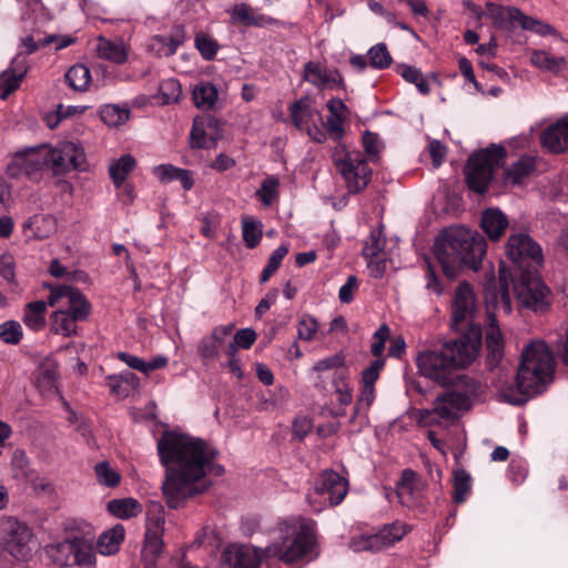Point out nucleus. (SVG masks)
<instances>
[{
	"mask_svg": "<svg viewBox=\"0 0 568 568\" xmlns=\"http://www.w3.org/2000/svg\"><path fill=\"white\" fill-rule=\"evenodd\" d=\"M479 347L480 339L478 332H475L474 336H460L439 348L426 349L417 355L416 365L420 375L443 387H453L435 402L434 413L438 417L448 419L467 412L483 393L484 387L463 373L477 357Z\"/></svg>",
	"mask_w": 568,
	"mask_h": 568,
	"instance_id": "obj_1",
	"label": "nucleus"
},
{
	"mask_svg": "<svg viewBox=\"0 0 568 568\" xmlns=\"http://www.w3.org/2000/svg\"><path fill=\"white\" fill-rule=\"evenodd\" d=\"M156 450L165 469L163 496L172 509L202 494L207 487L203 483L207 474L220 476L224 473V467L214 463L217 452L201 438L164 430L158 439Z\"/></svg>",
	"mask_w": 568,
	"mask_h": 568,
	"instance_id": "obj_2",
	"label": "nucleus"
},
{
	"mask_svg": "<svg viewBox=\"0 0 568 568\" xmlns=\"http://www.w3.org/2000/svg\"><path fill=\"white\" fill-rule=\"evenodd\" d=\"M316 536L313 527L305 521L284 523L280 527L278 540L264 549L236 545L225 552V561L231 568H260L264 559L277 558L291 565L304 558L313 559Z\"/></svg>",
	"mask_w": 568,
	"mask_h": 568,
	"instance_id": "obj_3",
	"label": "nucleus"
},
{
	"mask_svg": "<svg viewBox=\"0 0 568 568\" xmlns=\"http://www.w3.org/2000/svg\"><path fill=\"white\" fill-rule=\"evenodd\" d=\"M434 255L447 277H455L459 270H478L486 254V241L477 232L464 226H450L435 240Z\"/></svg>",
	"mask_w": 568,
	"mask_h": 568,
	"instance_id": "obj_4",
	"label": "nucleus"
},
{
	"mask_svg": "<svg viewBox=\"0 0 568 568\" xmlns=\"http://www.w3.org/2000/svg\"><path fill=\"white\" fill-rule=\"evenodd\" d=\"M554 369V356L547 344L541 341L530 343L521 355L516 387L503 388L501 397L513 405L524 404L529 396L542 393L552 382Z\"/></svg>",
	"mask_w": 568,
	"mask_h": 568,
	"instance_id": "obj_5",
	"label": "nucleus"
},
{
	"mask_svg": "<svg viewBox=\"0 0 568 568\" xmlns=\"http://www.w3.org/2000/svg\"><path fill=\"white\" fill-rule=\"evenodd\" d=\"M328 115L323 121L322 115L312 106L308 97H302L290 106V115L293 125L298 130H306L308 136L324 143L327 138L341 141L345 135L344 123L346 120V106L339 99L327 102Z\"/></svg>",
	"mask_w": 568,
	"mask_h": 568,
	"instance_id": "obj_6",
	"label": "nucleus"
},
{
	"mask_svg": "<svg viewBox=\"0 0 568 568\" xmlns=\"http://www.w3.org/2000/svg\"><path fill=\"white\" fill-rule=\"evenodd\" d=\"M95 534L91 524L84 520H70L64 527V538L49 545L45 552L52 562L60 567L94 568Z\"/></svg>",
	"mask_w": 568,
	"mask_h": 568,
	"instance_id": "obj_7",
	"label": "nucleus"
},
{
	"mask_svg": "<svg viewBox=\"0 0 568 568\" xmlns=\"http://www.w3.org/2000/svg\"><path fill=\"white\" fill-rule=\"evenodd\" d=\"M505 156V149L496 144L473 153L465 166V179L469 190L484 193L493 180L495 170L504 163Z\"/></svg>",
	"mask_w": 568,
	"mask_h": 568,
	"instance_id": "obj_8",
	"label": "nucleus"
},
{
	"mask_svg": "<svg viewBox=\"0 0 568 568\" xmlns=\"http://www.w3.org/2000/svg\"><path fill=\"white\" fill-rule=\"evenodd\" d=\"M389 327L385 324L373 335L372 353L376 357L371 365L362 373L363 388L359 398L357 399V412L368 409L375 400V382L379 377V373L385 365V359L382 357L385 343L389 338Z\"/></svg>",
	"mask_w": 568,
	"mask_h": 568,
	"instance_id": "obj_9",
	"label": "nucleus"
},
{
	"mask_svg": "<svg viewBox=\"0 0 568 568\" xmlns=\"http://www.w3.org/2000/svg\"><path fill=\"white\" fill-rule=\"evenodd\" d=\"M347 494V480L338 473L323 470L314 481L313 491L307 495L310 505L315 513L327 506L339 505Z\"/></svg>",
	"mask_w": 568,
	"mask_h": 568,
	"instance_id": "obj_10",
	"label": "nucleus"
},
{
	"mask_svg": "<svg viewBox=\"0 0 568 568\" xmlns=\"http://www.w3.org/2000/svg\"><path fill=\"white\" fill-rule=\"evenodd\" d=\"M505 252L518 271L536 270L544 261L540 245L524 231L510 234L505 245Z\"/></svg>",
	"mask_w": 568,
	"mask_h": 568,
	"instance_id": "obj_11",
	"label": "nucleus"
},
{
	"mask_svg": "<svg viewBox=\"0 0 568 568\" xmlns=\"http://www.w3.org/2000/svg\"><path fill=\"white\" fill-rule=\"evenodd\" d=\"M32 531L28 525L14 517L0 518V548L18 560L31 554Z\"/></svg>",
	"mask_w": 568,
	"mask_h": 568,
	"instance_id": "obj_12",
	"label": "nucleus"
},
{
	"mask_svg": "<svg viewBox=\"0 0 568 568\" xmlns=\"http://www.w3.org/2000/svg\"><path fill=\"white\" fill-rule=\"evenodd\" d=\"M534 271H520L519 275H515L514 293L521 306L532 311H544L550 304V292L532 273Z\"/></svg>",
	"mask_w": 568,
	"mask_h": 568,
	"instance_id": "obj_13",
	"label": "nucleus"
},
{
	"mask_svg": "<svg viewBox=\"0 0 568 568\" xmlns=\"http://www.w3.org/2000/svg\"><path fill=\"white\" fill-rule=\"evenodd\" d=\"M476 312L477 303L471 287L467 283L459 284L452 302L453 327L457 331L470 327V334L466 336H474V333L478 332V337L480 338V329L474 324Z\"/></svg>",
	"mask_w": 568,
	"mask_h": 568,
	"instance_id": "obj_14",
	"label": "nucleus"
},
{
	"mask_svg": "<svg viewBox=\"0 0 568 568\" xmlns=\"http://www.w3.org/2000/svg\"><path fill=\"white\" fill-rule=\"evenodd\" d=\"M48 154L54 175H63L71 170L82 172L88 169L84 149L79 143L72 141L59 142L54 148H50Z\"/></svg>",
	"mask_w": 568,
	"mask_h": 568,
	"instance_id": "obj_15",
	"label": "nucleus"
},
{
	"mask_svg": "<svg viewBox=\"0 0 568 568\" xmlns=\"http://www.w3.org/2000/svg\"><path fill=\"white\" fill-rule=\"evenodd\" d=\"M50 290L48 304L52 307L57 306L62 300H67L68 313H70L77 322H84L89 318L92 307L85 295L79 290L70 285H44Z\"/></svg>",
	"mask_w": 568,
	"mask_h": 568,
	"instance_id": "obj_16",
	"label": "nucleus"
},
{
	"mask_svg": "<svg viewBox=\"0 0 568 568\" xmlns=\"http://www.w3.org/2000/svg\"><path fill=\"white\" fill-rule=\"evenodd\" d=\"M410 530V527L404 523L395 521L385 525L377 532L372 535L361 534L357 536V551H378L402 540Z\"/></svg>",
	"mask_w": 568,
	"mask_h": 568,
	"instance_id": "obj_17",
	"label": "nucleus"
},
{
	"mask_svg": "<svg viewBox=\"0 0 568 568\" xmlns=\"http://www.w3.org/2000/svg\"><path fill=\"white\" fill-rule=\"evenodd\" d=\"M385 239L381 230H373L365 241L362 251L367 261V267L373 276H381L386 270V255L384 252Z\"/></svg>",
	"mask_w": 568,
	"mask_h": 568,
	"instance_id": "obj_18",
	"label": "nucleus"
},
{
	"mask_svg": "<svg viewBox=\"0 0 568 568\" xmlns=\"http://www.w3.org/2000/svg\"><path fill=\"white\" fill-rule=\"evenodd\" d=\"M343 361L342 357L338 355H334L324 359L318 361L313 366V371L315 372H324L332 368H337V371L334 374V386L335 392L337 395V400L341 404H351L352 402V390L349 383L347 382L346 375H345V368L342 367Z\"/></svg>",
	"mask_w": 568,
	"mask_h": 568,
	"instance_id": "obj_19",
	"label": "nucleus"
},
{
	"mask_svg": "<svg viewBox=\"0 0 568 568\" xmlns=\"http://www.w3.org/2000/svg\"><path fill=\"white\" fill-rule=\"evenodd\" d=\"M540 144L545 150L555 154L568 151V114L546 126L540 134Z\"/></svg>",
	"mask_w": 568,
	"mask_h": 568,
	"instance_id": "obj_20",
	"label": "nucleus"
},
{
	"mask_svg": "<svg viewBox=\"0 0 568 568\" xmlns=\"http://www.w3.org/2000/svg\"><path fill=\"white\" fill-rule=\"evenodd\" d=\"M303 80L320 90L335 89L342 82L341 74L336 69H331L318 61H308L304 64Z\"/></svg>",
	"mask_w": 568,
	"mask_h": 568,
	"instance_id": "obj_21",
	"label": "nucleus"
},
{
	"mask_svg": "<svg viewBox=\"0 0 568 568\" xmlns=\"http://www.w3.org/2000/svg\"><path fill=\"white\" fill-rule=\"evenodd\" d=\"M396 494L402 505L414 507L422 499L423 484L414 471L409 469L404 470L397 484Z\"/></svg>",
	"mask_w": 568,
	"mask_h": 568,
	"instance_id": "obj_22",
	"label": "nucleus"
},
{
	"mask_svg": "<svg viewBox=\"0 0 568 568\" xmlns=\"http://www.w3.org/2000/svg\"><path fill=\"white\" fill-rule=\"evenodd\" d=\"M337 172L344 179L347 186V196L355 194V164L344 144H338L333 153Z\"/></svg>",
	"mask_w": 568,
	"mask_h": 568,
	"instance_id": "obj_23",
	"label": "nucleus"
},
{
	"mask_svg": "<svg viewBox=\"0 0 568 568\" xmlns=\"http://www.w3.org/2000/svg\"><path fill=\"white\" fill-rule=\"evenodd\" d=\"M50 148L42 145L18 154L17 159L21 161L26 174L30 176L44 168L51 170V161L48 154Z\"/></svg>",
	"mask_w": 568,
	"mask_h": 568,
	"instance_id": "obj_24",
	"label": "nucleus"
},
{
	"mask_svg": "<svg viewBox=\"0 0 568 568\" xmlns=\"http://www.w3.org/2000/svg\"><path fill=\"white\" fill-rule=\"evenodd\" d=\"M530 63L544 71L558 74L568 68V61L564 55H554L546 50H532L530 53Z\"/></svg>",
	"mask_w": 568,
	"mask_h": 568,
	"instance_id": "obj_25",
	"label": "nucleus"
},
{
	"mask_svg": "<svg viewBox=\"0 0 568 568\" xmlns=\"http://www.w3.org/2000/svg\"><path fill=\"white\" fill-rule=\"evenodd\" d=\"M508 226L507 216L497 207H490L483 212L481 229L491 241H497Z\"/></svg>",
	"mask_w": 568,
	"mask_h": 568,
	"instance_id": "obj_26",
	"label": "nucleus"
},
{
	"mask_svg": "<svg viewBox=\"0 0 568 568\" xmlns=\"http://www.w3.org/2000/svg\"><path fill=\"white\" fill-rule=\"evenodd\" d=\"M186 39L185 29L181 24L173 26L169 34L154 36L153 41L159 45L158 52L164 57L175 54L178 48L184 43Z\"/></svg>",
	"mask_w": 568,
	"mask_h": 568,
	"instance_id": "obj_27",
	"label": "nucleus"
},
{
	"mask_svg": "<svg viewBox=\"0 0 568 568\" xmlns=\"http://www.w3.org/2000/svg\"><path fill=\"white\" fill-rule=\"evenodd\" d=\"M162 534L158 530L148 529L144 538V547L142 550V557L145 562V568H154L156 560L163 550Z\"/></svg>",
	"mask_w": 568,
	"mask_h": 568,
	"instance_id": "obj_28",
	"label": "nucleus"
},
{
	"mask_svg": "<svg viewBox=\"0 0 568 568\" xmlns=\"http://www.w3.org/2000/svg\"><path fill=\"white\" fill-rule=\"evenodd\" d=\"M106 510L116 518L130 519L139 516L143 508L136 499L128 497L109 500Z\"/></svg>",
	"mask_w": 568,
	"mask_h": 568,
	"instance_id": "obj_29",
	"label": "nucleus"
},
{
	"mask_svg": "<svg viewBox=\"0 0 568 568\" xmlns=\"http://www.w3.org/2000/svg\"><path fill=\"white\" fill-rule=\"evenodd\" d=\"M486 10L488 17L499 28H507L513 22H520L523 12L516 7H504L497 3L487 2Z\"/></svg>",
	"mask_w": 568,
	"mask_h": 568,
	"instance_id": "obj_30",
	"label": "nucleus"
},
{
	"mask_svg": "<svg viewBox=\"0 0 568 568\" xmlns=\"http://www.w3.org/2000/svg\"><path fill=\"white\" fill-rule=\"evenodd\" d=\"M72 43L73 39L71 37H59L55 34L44 37L42 39H39L38 41H36L32 36H27L21 40V45L26 49L24 52L22 53L27 57L29 54L34 53L39 48H45L51 44H54L55 50H61L69 47Z\"/></svg>",
	"mask_w": 568,
	"mask_h": 568,
	"instance_id": "obj_31",
	"label": "nucleus"
},
{
	"mask_svg": "<svg viewBox=\"0 0 568 568\" xmlns=\"http://www.w3.org/2000/svg\"><path fill=\"white\" fill-rule=\"evenodd\" d=\"M535 170V159L524 156L511 164L505 172V183L511 185L523 184Z\"/></svg>",
	"mask_w": 568,
	"mask_h": 568,
	"instance_id": "obj_32",
	"label": "nucleus"
},
{
	"mask_svg": "<svg viewBox=\"0 0 568 568\" xmlns=\"http://www.w3.org/2000/svg\"><path fill=\"white\" fill-rule=\"evenodd\" d=\"M124 534L125 531L122 525H116L101 534L97 541L99 552L105 556L118 552L121 542L124 540Z\"/></svg>",
	"mask_w": 568,
	"mask_h": 568,
	"instance_id": "obj_33",
	"label": "nucleus"
},
{
	"mask_svg": "<svg viewBox=\"0 0 568 568\" xmlns=\"http://www.w3.org/2000/svg\"><path fill=\"white\" fill-rule=\"evenodd\" d=\"M486 346L489 352L490 363H497L503 356L504 337L495 320L489 316V324L485 332Z\"/></svg>",
	"mask_w": 568,
	"mask_h": 568,
	"instance_id": "obj_34",
	"label": "nucleus"
},
{
	"mask_svg": "<svg viewBox=\"0 0 568 568\" xmlns=\"http://www.w3.org/2000/svg\"><path fill=\"white\" fill-rule=\"evenodd\" d=\"M47 305L49 304L43 301H34L26 305L22 320L32 331L38 332L44 327Z\"/></svg>",
	"mask_w": 568,
	"mask_h": 568,
	"instance_id": "obj_35",
	"label": "nucleus"
},
{
	"mask_svg": "<svg viewBox=\"0 0 568 568\" xmlns=\"http://www.w3.org/2000/svg\"><path fill=\"white\" fill-rule=\"evenodd\" d=\"M77 321L64 308H59L51 315L50 331L54 334L71 336L77 334Z\"/></svg>",
	"mask_w": 568,
	"mask_h": 568,
	"instance_id": "obj_36",
	"label": "nucleus"
},
{
	"mask_svg": "<svg viewBox=\"0 0 568 568\" xmlns=\"http://www.w3.org/2000/svg\"><path fill=\"white\" fill-rule=\"evenodd\" d=\"M135 165L136 161L131 154H123L120 159L113 161L109 166V174L113 184L120 187Z\"/></svg>",
	"mask_w": 568,
	"mask_h": 568,
	"instance_id": "obj_37",
	"label": "nucleus"
},
{
	"mask_svg": "<svg viewBox=\"0 0 568 568\" xmlns=\"http://www.w3.org/2000/svg\"><path fill=\"white\" fill-rule=\"evenodd\" d=\"M242 236L247 248H255L263 237V224L254 216L242 217Z\"/></svg>",
	"mask_w": 568,
	"mask_h": 568,
	"instance_id": "obj_38",
	"label": "nucleus"
},
{
	"mask_svg": "<svg viewBox=\"0 0 568 568\" xmlns=\"http://www.w3.org/2000/svg\"><path fill=\"white\" fill-rule=\"evenodd\" d=\"M98 52L101 58L116 64H122L128 59V52L123 44L112 42L104 38L99 39Z\"/></svg>",
	"mask_w": 568,
	"mask_h": 568,
	"instance_id": "obj_39",
	"label": "nucleus"
},
{
	"mask_svg": "<svg viewBox=\"0 0 568 568\" xmlns=\"http://www.w3.org/2000/svg\"><path fill=\"white\" fill-rule=\"evenodd\" d=\"M99 115L106 125L119 126L129 120L130 110L118 104H104L100 108Z\"/></svg>",
	"mask_w": 568,
	"mask_h": 568,
	"instance_id": "obj_40",
	"label": "nucleus"
},
{
	"mask_svg": "<svg viewBox=\"0 0 568 568\" xmlns=\"http://www.w3.org/2000/svg\"><path fill=\"white\" fill-rule=\"evenodd\" d=\"M192 98L197 108L211 109L217 100V90L211 82H201L195 85Z\"/></svg>",
	"mask_w": 568,
	"mask_h": 568,
	"instance_id": "obj_41",
	"label": "nucleus"
},
{
	"mask_svg": "<svg viewBox=\"0 0 568 568\" xmlns=\"http://www.w3.org/2000/svg\"><path fill=\"white\" fill-rule=\"evenodd\" d=\"M65 81L74 91H84L91 82L90 70L84 64L71 67L65 75Z\"/></svg>",
	"mask_w": 568,
	"mask_h": 568,
	"instance_id": "obj_42",
	"label": "nucleus"
},
{
	"mask_svg": "<svg viewBox=\"0 0 568 568\" xmlns=\"http://www.w3.org/2000/svg\"><path fill=\"white\" fill-rule=\"evenodd\" d=\"M194 45L205 61L214 60L220 49L219 42L213 37L204 32L195 34Z\"/></svg>",
	"mask_w": 568,
	"mask_h": 568,
	"instance_id": "obj_43",
	"label": "nucleus"
},
{
	"mask_svg": "<svg viewBox=\"0 0 568 568\" xmlns=\"http://www.w3.org/2000/svg\"><path fill=\"white\" fill-rule=\"evenodd\" d=\"M397 72L404 80L415 84V87L420 93L427 94L430 91L429 83L423 77L419 69L407 64H400L397 67Z\"/></svg>",
	"mask_w": 568,
	"mask_h": 568,
	"instance_id": "obj_44",
	"label": "nucleus"
},
{
	"mask_svg": "<svg viewBox=\"0 0 568 568\" xmlns=\"http://www.w3.org/2000/svg\"><path fill=\"white\" fill-rule=\"evenodd\" d=\"M287 253H288V245H286V244H281L277 248H275L272 252L271 256L267 260L265 267L263 268V271L261 273V276H260L261 283H266L271 278V276H273L276 273V271L280 268L282 261L287 255Z\"/></svg>",
	"mask_w": 568,
	"mask_h": 568,
	"instance_id": "obj_45",
	"label": "nucleus"
},
{
	"mask_svg": "<svg viewBox=\"0 0 568 568\" xmlns=\"http://www.w3.org/2000/svg\"><path fill=\"white\" fill-rule=\"evenodd\" d=\"M159 93L162 104L178 103L182 95V88L179 80L170 78L160 83Z\"/></svg>",
	"mask_w": 568,
	"mask_h": 568,
	"instance_id": "obj_46",
	"label": "nucleus"
},
{
	"mask_svg": "<svg viewBox=\"0 0 568 568\" xmlns=\"http://www.w3.org/2000/svg\"><path fill=\"white\" fill-rule=\"evenodd\" d=\"M22 338L23 331L18 321L9 320L0 324V339L4 344L18 345Z\"/></svg>",
	"mask_w": 568,
	"mask_h": 568,
	"instance_id": "obj_47",
	"label": "nucleus"
},
{
	"mask_svg": "<svg viewBox=\"0 0 568 568\" xmlns=\"http://www.w3.org/2000/svg\"><path fill=\"white\" fill-rule=\"evenodd\" d=\"M97 480L100 485L115 487L120 484V474L110 467L108 462H100L94 466Z\"/></svg>",
	"mask_w": 568,
	"mask_h": 568,
	"instance_id": "obj_48",
	"label": "nucleus"
},
{
	"mask_svg": "<svg viewBox=\"0 0 568 568\" xmlns=\"http://www.w3.org/2000/svg\"><path fill=\"white\" fill-rule=\"evenodd\" d=\"M519 24L521 26L523 29L532 31L542 37H547V36L558 37L559 36L557 30L555 28H552L550 24H548L544 21H540L538 19H535L532 17L526 16L524 13L521 14Z\"/></svg>",
	"mask_w": 568,
	"mask_h": 568,
	"instance_id": "obj_49",
	"label": "nucleus"
},
{
	"mask_svg": "<svg viewBox=\"0 0 568 568\" xmlns=\"http://www.w3.org/2000/svg\"><path fill=\"white\" fill-rule=\"evenodd\" d=\"M254 8L247 3H239L231 8L230 17L233 24H242L246 28L252 27Z\"/></svg>",
	"mask_w": 568,
	"mask_h": 568,
	"instance_id": "obj_50",
	"label": "nucleus"
},
{
	"mask_svg": "<svg viewBox=\"0 0 568 568\" xmlns=\"http://www.w3.org/2000/svg\"><path fill=\"white\" fill-rule=\"evenodd\" d=\"M367 54L371 65L376 69L387 68L392 62V57L383 43L372 47Z\"/></svg>",
	"mask_w": 568,
	"mask_h": 568,
	"instance_id": "obj_51",
	"label": "nucleus"
},
{
	"mask_svg": "<svg viewBox=\"0 0 568 568\" xmlns=\"http://www.w3.org/2000/svg\"><path fill=\"white\" fill-rule=\"evenodd\" d=\"M470 490V476L465 470H457L454 475V498L457 503L465 501Z\"/></svg>",
	"mask_w": 568,
	"mask_h": 568,
	"instance_id": "obj_52",
	"label": "nucleus"
},
{
	"mask_svg": "<svg viewBox=\"0 0 568 568\" xmlns=\"http://www.w3.org/2000/svg\"><path fill=\"white\" fill-rule=\"evenodd\" d=\"M278 180L275 176L266 178L258 191L260 200L264 205H270L277 196Z\"/></svg>",
	"mask_w": 568,
	"mask_h": 568,
	"instance_id": "obj_53",
	"label": "nucleus"
},
{
	"mask_svg": "<svg viewBox=\"0 0 568 568\" xmlns=\"http://www.w3.org/2000/svg\"><path fill=\"white\" fill-rule=\"evenodd\" d=\"M22 80V78L16 75L14 73H10L6 70L0 75V98L2 100L8 99L10 94H12L16 90L19 89Z\"/></svg>",
	"mask_w": 568,
	"mask_h": 568,
	"instance_id": "obj_54",
	"label": "nucleus"
},
{
	"mask_svg": "<svg viewBox=\"0 0 568 568\" xmlns=\"http://www.w3.org/2000/svg\"><path fill=\"white\" fill-rule=\"evenodd\" d=\"M220 343L215 339V336H204L197 346V352L203 359H215L219 356Z\"/></svg>",
	"mask_w": 568,
	"mask_h": 568,
	"instance_id": "obj_55",
	"label": "nucleus"
},
{
	"mask_svg": "<svg viewBox=\"0 0 568 568\" xmlns=\"http://www.w3.org/2000/svg\"><path fill=\"white\" fill-rule=\"evenodd\" d=\"M363 146L367 158L374 161L382 150V142L376 134L366 132L363 136Z\"/></svg>",
	"mask_w": 568,
	"mask_h": 568,
	"instance_id": "obj_56",
	"label": "nucleus"
},
{
	"mask_svg": "<svg viewBox=\"0 0 568 568\" xmlns=\"http://www.w3.org/2000/svg\"><path fill=\"white\" fill-rule=\"evenodd\" d=\"M256 339V333L251 328H242L234 335L233 342L229 345H235L236 349L242 347L244 349L251 348Z\"/></svg>",
	"mask_w": 568,
	"mask_h": 568,
	"instance_id": "obj_57",
	"label": "nucleus"
},
{
	"mask_svg": "<svg viewBox=\"0 0 568 568\" xmlns=\"http://www.w3.org/2000/svg\"><path fill=\"white\" fill-rule=\"evenodd\" d=\"M317 331V322L312 316H303L297 326L298 337L305 341L313 338Z\"/></svg>",
	"mask_w": 568,
	"mask_h": 568,
	"instance_id": "obj_58",
	"label": "nucleus"
},
{
	"mask_svg": "<svg viewBox=\"0 0 568 568\" xmlns=\"http://www.w3.org/2000/svg\"><path fill=\"white\" fill-rule=\"evenodd\" d=\"M0 276L10 284L16 283V263L11 255L0 256Z\"/></svg>",
	"mask_w": 568,
	"mask_h": 568,
	"instance_id": "obj_59",
	"label": "nucleus"
},
{
	"mask_svg": "<svg viewBox=\"0 0 568 568\" xmlns=\"http://www.w3.org/2000/svg\"><path fill=\"white\" fill-rule=\"evenodd\" d=\"M313 428L312 420L306 416H298L293 422V438L302 440Z\"/></svg>",
	"mask_w": 568,
	"mask_h": 568,
	"instance_id": "obj_60",
	"label": "nucleus"
},
{
	"mask_svg": "<svg viewBox=\"0 0 568 568\" xmlns=\"http://www.w3.org/2000/svg\"><path fill=\"white\" fill-rule=\"evenodd\" d=\"M190 146L192 149H206V132L194 121L190 133Z\"/></svg>",
	"mask_w": 568,
	"mask_h": 568,
	"instance_id": "obj_61",
	"label": "nucleus"
},
{
	"mask_svg": "<svg viewBox=\"0 0 568 568\" xmlns=\"http://www.w3.org/2000/svg\"><path fill=\"white\" fill-rule=\"evenodd\" d=\"M173 171H176V166L173 164H160L152 170L154 176L165 184L175 181V172Z\"/></svg>",
	"mask_w": 568,
	"mask_h": 568,
	"instance_id": "obj_62",
	"label": "nucleus"
},
{
	"mask_svg": "<svg viewBox=\"0 0 568 568\" xmlns=\"http://www.w3.org/2000/svg\"><path fill=\"white\" fill-rule=\"evenodd\" d=\"M428 151L433 159L434 166L438 168L446 156V148L438 140H430Z\"/></svg>",
	"mask_w": 568,
	"mask_h": 568,
	"instance_id": "obj_63",
	"label": "nucleus"
},
{
	"mask_svg": "<svg viewBox=\"0 0 568 568\" xmlns=\"http://www.w3.org/2000/svg\"><path fill=\"white\" fill-rule=\"evenodd\" d=\"M7 71L23 79L28 72L27 55L22 52L17 53Z\"/></svg>",
	"mask_w": 568,
	"mask_h": 568,
	"instance_id": "obj_64",
	"label": "nucleus"
}]
</instances>
